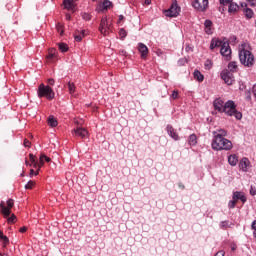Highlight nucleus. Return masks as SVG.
Instances as JSON below:
<instances>
[{
    "mask_svg": "<svg viewBox=\"0 0 256 256\" xmlns=\"http://www.w3.org/2000/svg\"><path fill=\"white\" fill-rule=\"evenodd\" d=\"M214 109L216 111H219V113H225L226 115H229L230 117H235V119H242L243 114L235 108V102L229 100L224 104L223 100L221 99H216L213 102Z\"/></svg>",
    "mask_w": 256,
    "mask_h": 256,
    "instance_id": "1",
    "label": "nucleus"
},
{
    "mask_svg": "<svg viewBox=\"0 0 256 256\" xmlns=\"http://www.w3.org/2000/svg\"><path fill=\"white\" fill-rule=\"evenodd\" d=\"M212 149L214 151H230V149H233V143L223 137H214L212 140Z\"/></svg>",
    "mask_w": 256,
    "mask_h": 256,
    "instance_id": "2",
    "label": "nucleus"
},
{
    "mask_svg": "<svg viewBox=\"0 0 256 256\" xmlns=\"http://www.w3.org/2000/svg\"><path fill=\"white\" fill-rule=\"evenodd\" d=\"M239 59L240 63L242 65H245V67H253V63H255V57L249 50H245V48H242L239 52Z\"/></svg>",
    "mask_w": 256,
    "mask_h": 256,
    "instance_id": "3",
    "label": "nucleus"
},
{
    "mask_svg": "<svg viewBox=\"0 0 256 256\" xmlns=\"http://www.w3.org/2000/svg\"><path fill=\"white\" fill-rule=\"evenodd\" d=\"M38 97H46V99H55V92L53 88L49 85L45 86V84H40L38 87Z\"/></svg>",
    "mask_w": 256,
    "mask_h": 256,
    "instance_id": "4",
    "label": "nucleus"
},
{
    "mask_svg": "<svg viewBox=\"0 0 256 256\" xmlns=\"http://www.w3.org/2000/svg\"><path fill=\"white\" fill-rule=\"evenodd\" d=\"M181 13V8L177 5V0H174L171 7L165 11L166 17H177Z\"/></svg>",
    "mask_w": 256,
    "mask_h": 256,
    "instance_id": "5",
    "label": "nucleus"
},
{
    "mask_svg": "<svg viewBox=\"0 0 256 256\" xmlns=\"http://www.w3.org/2000/svg\"><path fill=\"white\" fill-rule=\"evenodd\" d=\"M193 7L196 11H207V8L209 7V0H195Z\"/></svg>",
    "mask_w": 256,
    "mask_h": 256,
    "instance_id": "6",
    "label": "nucleus"
},
{
    "mask_svg": "<svg viewBox=\"0 0 256 256\" xmlns=\"http://www.w3.org/2000/svg\"><path fill=\"white\" fill-rule=\"evenodd\" d=\"M221 79L226 83V85H233V81H235L233 77V72L225 69L221 72Z\"/></svg>",
    "mask_w": 256,
    "mask_h": 256,
    "instance_id": "7",
    "label": "nucleus"
},
{
    "mask_svg": "<svg viewBox=\"0 0 256 256\" xmlns=\"http://www.w3.org/2000/svg\"><path fill=\"white\" fill-rule=\"evenodd\" d=\"M13 199H9L7 201V206H4L3 203L0 204V207L2 209V213L4 214V217H9L11 215V209H13Z\"/></svg>",
    "mask_w": 256,
    "mask_h": 256,
    "instance_id": "8",
    "label": "nucleus"
},
{
    "mask_svg": "<svg viewBox=\"0 0 256 256\" xmlns=\"http://www.w3.org/2000/svg\"><path fill=\"white\" fill-rule=\"evenodd\" d=\"M220 53L222 57H226V59H231V47L229 46V42H223Z\"/></svg>",
    "mask_w": 256,
    "mask_h": 256,
    "instance_id": "9",
    "label": "nucleus"
},
{
    "mask_svg": "<svg viewBox=\"0 0 256 256\" xmlns=\"http://www.w3.org/2000/svg\"><path fill=\"white\" fill-rule=\"evenodd\" d=\"M109 22L107 21V18H102L100 23L99 31L102 33V35L107 36L109 35Z\"/></svg>",
    "mask_w": 256,
    "mask_h": 256,
    "instance_id": "10",
    "label": "nucleus"
},
{
    "mask_svg": "<svg viewBox=\"0 0 256 256\" xmlns=\"http://www.w3.org/2000/svg\"><path fill=\"white\" fill-rule=\"evenodd\" d=\"M72 133H75L78 137H81L82 139H85L87 135H89V131L83 127H77L74 130H72Z\"/></svg>",
    "mask_w": 256,
    "mask_h": 256,
    "instance_id": "11",
    "label": "nucleus"
},
{
    "mask_svg": "<svg viewBox=\"0 0 256 256\" xmlns=\"http://www.w3.org/2000/svg\"><path fill=\"white\" fill-rule=\"evenodd\" d=\"M138 51L141 53V59H147V55H149V48L143 43L138 44Z\"/></svg>",
    "mask_w": 256,
    "mask_h": 256,
    "instance_id": "12",
    "label": "nucleus"
},
{
    "mask_svg": "<svg viewBox=\"0 0 256 256\" xmlns=\"http://www.w3.org/2000/svg\"><path fill=\"white\" fill-rule=\"evenodd\" d=\"M45 161H46V163H51V158H49L45 154H40L39 162L36 167H39V169H41V167H43V165H45Z\"/></svg>",
    "mask_w": 256,
    "mask_h": 256,
    "instance_id": "13",
    "label": "nucleus"
},
{
    "mask_svg": "<svg viewBox=\"0 0 256 256\" xmlns=\"http://www.w3.org/2000/svg\"><path fill=\"white\" fill-rule=\"evenodd\" d=\"M239 167L241 171L247 172V168L249 167V159L242 158V160L239 162Z\"/></svg>",
    "mask_w": 256,
    "mask_h": 256,
    "instance_id": "14",
    "label": "nucleus"
},
{
    "mask_svg": "<svg viewBox=\"0 0 256 256\" xmlns=\"http://www.w3.org/2000/svg\"><path fill=\"white\" fill-rule=\"evenodd\" d=\"M63 5L68 11L75 9V2H73V0H64Z\"/></svg>",
    "mask_w": 256,
    "mask_h": 256,
    "instance_id": "15",
    "label": "nucleus"
},
{
    "mask_svg": "<svg viewBox=\"0 0 256 256\" xmlns=\"http://www.w3.org/2000/svg\"><path fill=\"white\" fill-rule=\"evenodd\" d=\"M204 26L207 35H211V33H213V31L211 30V27H213V22L211 20H205Z\"/></svg>",
    "mask_w": 256,
    "mask_h": 256,
    "instance_id": "16",
    "label": "nucleus"
},
{
    "mask_svg": "<svg viewBox=\"0 0 256 256\" xmlns=\"http://www.w3.org/2000/svg\"><path fill=\"white\" fill-rule=\"evenodd\" d=\"M228 163L229 165H231L232 167H235V165H237V163H239V158H237V155L232 154L228 157Z\"/></svg>",
    "mask_w": 256,
    "mask_h": 256,
    "instance_id": "17",
    "label": "nucleus"
},
{
    "mask_svg": "<svg viewBox=\"0 0 256 256\" xmlns=\"http://www.w3.org/2000/svg\"><path fill=\"white\" fill-rule=\"evenodd\" d=\"M233 199L235 201H237V199H240V201H242V203H245V201H247V198L245 197V195H243V193L238 192V191L234 192Z\"/></svg>",
    "mask_w": 256,
    "mask_h": 256,
    "instance_id": "18",
    "label": "nucleus"
},
{
    "mask_svg": "<svg viewBox=\"0 0 256 256\" xmlns=\"http://www.w3.org/2000/svg\"><path fill=\"white\" fill-rule=\"evenodd\" d=\"M167 131L170 137H172V139H174L175 141L179 139V136L177 135V133H175V130L173 129V127L167 126Z\"/></svg>",
    "mask_w": 256,
    "mask_h": 256,
    "instance_id": "19",
    "label": "nucleus"
},
{
    "mask_svg": "<svg viewBox=\"0 0 256 256\" xmlns=\"http://www.w3.org/2000/svg\"><path fill=\"white\" fill-rule=\"evenodd\" d=\"M213 135H214V137H223V138H225V137H227V131L224 130V129H219L217 131H214Z\"/></svg>",
    "mask_w": 256,
    "mask_h": 256,
    "instance_id": "20",
    "label": "nucleus"
},
{
    "mask_svg": "<svg viewBox=\"0 0 256 256\" xmlns=\"http://www.w3.org/2000/svg\"><path fill=\"white\" fill-rule=\"evenodd\" d=\"M223 42L221 40L213 39L210 44V49H214L215 47H222Z\"/></svg>",
    "mask_w": 256,
    "mask_h": 256,
    "instance_id": "21",
    "label": "nucleus"
},
{
    "mask_svg": "<svg viewBox=\"0 0 256 256\" xmlns=\"http://www.w3.org/2000/svg\"><path fill=\"white\" fill-rule=\"evenodd\" d=\"M194 79H196V81H199L201 83L205 79V76L201 74V71L196 70L194 71Z\"/></svg>",
    "mask_w": 256,
    "mask_h": 256,
    "instance_id": "22",
    "label": "nucleus"
},
{
    "mask_svg": "<svg viewBox=\"0 0 256 256\" xmlns=\"http://www.w3.org/2000/svg\"><path fill=\"white\" fill-rule=\"evenodd\" d=\"M48 125L50 127H57L58 122H57V119H55V116H49L48 117Z\"/></svg>",
    "mask_w": 256,
    "mask_h": 256,
    "instance_id": "23",
    "label": "nucleus"
},
{
    "mask_svg": "<svg viewBox=\"0 0 256 256\" xmlns=\"http://www.w3.org/2000/svg\"><path fill=\"white\" fill-rule=\"evenodd\" d=\"M228 69L230 71V73H235V71H237V62H230L228 64Z\"/></svg>",
    "mask_w": 256,
    "mask_h": 256,
    "instance_id": "24",
    "label": "nucleus"
},
{
    "mask_svg": "<svg viewBox=\"0 0 256 256\" xmlns=\"http://www.w3.org/2000/svg\"><path fill=\"white\" fill-rule=\"evenodd\" d=\"M244 14L247 19H253V10H251L250 8H245Z\"/></svg>",
    "mask_w": 256,
    "mask_h": 256,
    "instance_id": "25",
    "label": "nucleus"
},
{
    "mask_svg": "<svg viewBox=\"0 0 256 256\" xmlns=\"http://www.w3.org/2000/svg\"><path fill=\"white\" fill-rule=\"evenodd\" d=\"M58 47L62 53H67V51H69V46L65 43L58 44Z\"/></svg>",
    "mask_w": 256,
    "mask_h": 256,
    "instance_id": "26",
    "label": "nucleus"
},
{
    "mask_svg": "<svg viewBox=\"0 0 256 256\" xmlns=\"http://www.w3.org/2000/svg\"><path fill=\"white\" fill-rule=\"evenodd\" d=\"M188 143L190 145H197V136L195 134L190 135Z\"/></svg>",
    "mask_w": 256,
    "mask_h": 256,
    "instance_id": "27",
    "label": "nucleus"
},
{
    "mask_svg": "<svg viewBox=\"0 0 256 256\" xmlns=\"http://www.w3.org/2000/svg\"><path fill=\"white\" fill-rule=\"evenodd\" d=\"M56 51L57 50L55 48L49 49V54L46 56V59H48V60L53 59V57H55Z\"/></svg>",
    "mask_w": 256,
    "mask_h": 256,
    "instance_id": "28",
    "label": "nucleus"
},
{
    "mask_svg": "<svg viewBox=\"0 0 256 256\" xmlns=\"http://www.w3.org/2000/svg\"><path fill=\"white\" fill-rule=\"evenodd\" d=\"M237 9H239V6L235 3H231L229 5L228 11H229V13H234V11H237Z\"/></svg>",
    "mask_w": 256,
    "mask_h": 256,
    "instance_id": "29",
    "label": "nucleus"
},
{
    "mask_svg": "<svg viewBox=\"0 0 256 256\" xmlns=\"http://www.w3.org/2000/svg\"><path fill=\"white\" fill-rule=\"evenodd\" d=\"M68 89H69L70 95H73V93H75V83L68 82Z\"/></svg>",
    "mask_w": 256,
    "mask_h": 256,
    "instance_id": "30",
    "label": "nucleus"
},
{
    "mask_svg": "<svg viewBox=\"0 0 256 256\" xmlns=\"http://www.w3.org/2000/svg\"><path fill=\"white\" fill-rule=\"evenodd\" d=\"M111 5H113V3H111V1H109V0H104L102 3L103 9H109V7H111Z\"/></svg>",
    "mask_w": 256,
    "mask_h": 256,
    "instance_id": "31",
    "label": "nucleus"
},
{
    "mask_svg": "<svg viewBox=\"0 0 256 256\" xmlns=\"http://www.w3.org/2000/svg\"><path fill=\"white\" fill-rule=\"evenodd\" d=\"M119 35H120L121 39H125L127 37V31H125V29L121 28L119 31Z\"/></svg>",
    "mask_w": 256,
    "mask_h": 256,
    "instance_id": "32",
    "label": "nucleus"
},
{
    "mask_svg": "<svg viewBox=\"0 0 256 256\" xmlns=\"http://www.w3.org/2000/svg\"><path fill=\"white\" fill-rule=\"evenodd\" d=\"M29 157H30V161L33 163L34 167H37V165H39V162H37L35 160V155L30 154Z\"/></svg>",
    "mask_w": 256,
    "mask_h": 256,
    "instance_id": "33",
    "label": "nucleus"
},
{
    "mask_svg": "<svg viewBox=\"0 0 256 256\" xmlns=\"http://www.w3.org/2000/svg\"><path fill=\"white\" fill-rule=\"evenodd\" d=\"M0 241L3 242V247H7V245H9V238L7 236H4Z\"/></svg>",
    "mask_w": 256,
    "mask_h": 256,
    "instance_id": "34",
    "label": "nucleus"
},
{
    "mask_svg": "<svg viewBox=\"0 0 256 256\" xmlns=\"http://www.w3.org/2000/svg\"><path fill=\"white\" fill-rule=\"evenodd\" d=\"M35 185V182L33 181H29L26 185H25V189H33V186Z\"/></svg>",
    "mask_w": 256,
    "mask_h": 256,
    "instance_id": "35",
    "label": "nucleus"
},
{
    "mask_svg": "<svg viewBox=\"0 0 256 256\" xmlns=\"http://www.w3.org/2000/svg\"><path fill=\"white\" fill-rule=\"evenodd\" d=\"M74 39L75 41H77L78 43L83 41V37L80 34H75L74 35Z\"/></svg>",
    "mask_w": 256,
    "mask_h": 256,
    "instance_id": "36",
    "label": "nucleus"
},
{
    "mask_svg": "<svg viewBox=\"0 0 256 256\" xmlns=\"http://www.w3.org/2000/svg\"><path fill=\"white\" fill-rule=\"evenodd\" d=\"M235 205H237V200L233 199L229 202L230 209H234Z\"/></svg>",
    "mask_w": 256,
    "mask_h": 256,
    "instance_id": "37",
    "label": "nucleus"
},
{
    "mask_svg": "<svg viewBox=\"0 0 256 256\" xmlns=\"http://www.w3.org/2000/svg\"><path fill=\"white\" fill-rule=\"evenodd\" d=\"M56 29H57L58 33H60V35H63L64 31H63V26H61V24H58L56 26Z\"/></svg>",
    "mask_w": 256,
    "mask_h": 256,
    "instance_id": "38",
    "label": "nucleus"
},
{
    "mask_svg": "<svg viewBox=\"0 0 256 256\" xmlns=\"http://www.w3.org/2000/svg\"><path fill=\"white\" fill-rule=\"evenodd\" d=\"M15 219H17V216H15V214H12L11 217L8 218V223H15Z\"/></svg>",
    "mask_w": 256,
    "mask_h": 256,
    "instance_id": "39",
    "label": "nucleus"
},
{
    "mask_svg": "<svg viewBox=\"0 0 256 256\" xmlns=\"http://www.w3.org/2000/svg\"><path fill=\"white\" fill-rule=\"evenodd\" d=\"M82 18L85 20V21H90L91 20V15H89L88 13H84L82 15Z\"/></svg>",
    "mask_w": 256,
    "mask_h": 256,
    "instance_id": "40",
    "label": "nucleus"
},
{
    "mask_svg": "<svg viewBox=\"0 0 256 256\" xmlns=\"http://www.w3.org/2000/svg\"><path fill=\"white\" fill-rule=\"evenodd\" d=\"M211 67H213V63H211L210 60H207L206 63H205V68L210 69Z\"/></svg>",
    "mask_w": 256,
    "mask_h": 256,
    "instance_id": "41",
    "label": "nucleus"
},
{
    "mask_svg": "<svg viewBox=\"0 0 256 256\" xmlns=\"http://www.w3.org/2000/svg\"><path fill=\"white\" fill-rule=\"evenodd\" d=\"M172 99H177V97H179V92L178 91H173L172 95H171Z\"/></svg>",
    "mask_w": 256,
    "mask_h": 256,
    "instance_id": "42",
    "label": "nucleus"
},
{
    "mask_svg": "<svg viewBox=\"0 0 256 256\" xmlns=\"http://www.w3.org/2000/svg\"><path fill=\"white\" fill-rule=\"evenodd\" d=\"M233 0H220L221 5H229Z\"/></svg>",
    "mask_w": 256,
    "mask_h": 256,
    "instance_id": "43",
    "label": "nucleus"
},
{
    "mask_svg": "<svg viewBox=\"0 0 256 256\" xmlns=\"http://www.w3.org/2000/svg\"><path fill=\"white\" fill-rule=\"evenodd\" d=\"M250 195H252L254 197V195H256V188L251 186L250 188Z\"/></svg>",
    "mask_w": 256,
    "mask_h": 256,
    "instance_id": "44",
    "label": "nucleus"
},
{
    "mask_svg": "<svg viewBox=\"0 0 256 256\" xmlns=\"http://www.w3.org/2000/svg\"><path fill=\"white\" fill-rule=\"evenodd\" d=\"M248 3H250L251 7H256V0H246Z\"/></svg>",
    "mask_w": 256,
    "mask_h": 256,
    "instance_id": "45",
    "label": "nucleus"
},
{
    "mask_svg": "<svg viewBox=\"0 0 256 256\" xmlns=\"http://www.w3.org/2000/svg\"><path fill=\"white\" fill-rule=\"evenodd\" d=\"M24 147H31V142H29V140L25 139L24 140Z\"/></svg>",
    "mask_w": 256,
    "mask_h": 256,
    "instance_id": "46",
    "label": "nucleus"
},
{
    "mask_svg": "<svg viewBox=\"0 0 256 256\" xmlns=\"http://www.w3.org/2000/svg\"><path fill=\"white\" fill-rule=\"evenodd\" d=\"M48 84L52 86L55 85V79L53 78L48 79Z\"/></svg>",
    "mask_w": 256,
    "mask_h": 256,
    "instance_id": "47",
    "label": "nucleus"
},
{
    "mask_svg": "<svg viewBox=\"0 0 256 256\" xmlns=\"http://www.w3.org/2000/svg\"><path fill=\"white\" fill-rule=\"evenodd\" d=\"M20 233H25L27 231V227L26 226H23L20 228Z\"/></svg>",
    "mask_w": 256,
    "mask_h": 256,
    "instance_id": "48",
    "label": "nucleus"
},
{
    "mask_svg": "<svg viewBox=\"0 0 256 256\" xmlns=\"http://www.w3.org/2000/svg\"><path fill=\"white\" fill-rule=\"evenodd\" d=\"M215 256H225V252L219 251L215 254Z\"/></svg>",
    "mask_w": 256,
    "mask_h": 256,
    "instance_id": "49",
    "label": "nucleus"
},
{
    "mask_svg": "<svg viewBox=\"0 0 256 256\" xmlns=\"http://www.w3.org/2000/svg\"><path fill=\"white\" fill-rule=\"evenodd\" d=\"M252 229H253L254 231H256V220H254V221L252 222Z\"/></svg>",
    "mask_w": 256,
    "mask_h": 256,
    "instance_id": "50",
    "label": "nucleus"
},
{
    "mask_svg": "<svg viewBox=\"0 0 256 256\" xmlns=\"http://www.w3.org/2000/svg\"><path fill=\"white\" fill-rule=\"evenodd\" d=\"M76 33H80L81 37H85V30H82L81 32L77 31Z\"/></svg>",
    "mask_w": 256,
    "mask_h": 256,
    "instance_id": "51",
    "label": "nucleus"
},
{
    "mask_svg": "<svg viewBox=\"0 0 256 256\" xmlns=\"http://www.w3.org/2000/svg\"><path fill=\"white\" fill-rule=\"evenodd\" d=\"M229 226V223L228 222H222L221 223V227H228Z\"/></svg>",
    "mask_w": 256,
    "mask_h": 256,
    "instance_id": "52",
    "label": "nucleus"
},
{
    "mask_svg": "<svg viewBox=\"0 0 256 256\" xmlns=\"http://www.w3.org/2000/svg\"><path fill=\"white\" fill-rule=\"evenodd\" d=\"M33 175H35V170L31 169L30 170V177H33Z\"/></svg>",
    "mask_w": 256,
    "mask_h": 256,
    "instance_id": "53",
    "label": "nucleus"
},
{
    "mask_svg": "<svg viewBox=\"0 0 256 256\" xmlns=\"http://www.w3.org/2000/svg\"><path fill=\"white\" fill-rule=\"evenodd\" d=\"M4 237H6V236L3 235V231H0V241H1V239H4Z\"/></svg>",
    "mask_w": 256,
    "mask_h": 256,
    "instance_id": "54",
    "label": "nucleus"
},
{
    "mask_svg": "<svg viewBox=\"0 0 256 256\" xmlns=\"http://www.w3.org/2000/svg\"><path fill=\"white\" fill-rule=\"evenodd\" d=\"M66 19H67V21H71V15L70 14H66Z\"/></svg>",
    "mask_w": 256,
    "mask_h": 256,
    "instance_id": "55",
    "label": "nucleus"
},
{
    "mask_svg": "<svg viewBox=\"0 0 256 256\" xmlns=\"http://www.w3.org/2000/svg\"><path fill=\"white\" fill-rule=\"evenodd\" d=\"M145 5H151V0H145Z\"/></svg>",
    "mask_w": 256,
    "mask_h": 256,
    "instance_id": "56",
    "label": "nucleus"
},
{
    "mask_svg": "<svg viewBox=\"0 0 256 256\" xmlns=\"http://www.w3.org/2000/svg\"><path fill=\"white\" fill-rule=\"evenodd\" d=\"M241 7H245V9H247V3H242Z\"/></svg>",
    "mask_w": 256,
    "mask_h": 256,
    "instance_id": "57",
    "label": "nucleus"
},
{
    "mask_svg": "<svg viewBox=\"0 0 256 256\" xmlns=\"http://www.w3.org/2000/svg\"><path fill=\"white\" fill-rule=\"evenodd\" d=\"M41 168L38 167V170H36V172L34 173V175H39V171Z\"/></svg>",
    "mask_w": 256,
    "mask_h": 256,
    "instance_id": "58",
    "label": "nucleus"
},
{
    "mask_svg": "<svg viewBox=\"0 0 256 256\" xmlns=\"http://www.w3.org/2000/svg\"><path fill=\"white\" fill-rule=\"evenodd\" d=\"M123 19H124L123 15H120L119 16V21H123Z\"/></svg>",
    "mask_w": 256,
    "mask_h": 256,
    "instance_id": "59",
    "label": "nucleus"
},
{
    "mask_svg": "<svg viewBox=\"0 0 256 256\" xmlns=\"http://www.w3.org/2000/svg\"><path fill=\"white\" fill-rule=\"evenodd\" d=\"M76 125H82L79 121H75Z\"/></svg>",
    "mask_w": 256,
    "mask_h": 256,
    "instance_id": "60",
    "label": "nucleus"
},
{
    "mask_svg": "<svg viewBox=\"0 0 256 256\" xmlns=\"http://www.w3.org/2000/svg\"><path fill=\"white\" fill-rule=\"evenodd\" d=\"M237 249L236 246H232V251H235Z\"/></svg>",
    "mask_w": 256,
    "mask_h": 256,
    "instance_id": "61",
    "label": "nucleus"
},
{
    "mask_svg": "<svg viewBox=\"0 0 256 256\" xmlns=\"http://www.w3.org/2000/svg\"><path fill=\"white\" fill-rule=\"evenodd\" d=\"M25 163H26V165H29V162H28V161H26Z\"/></svg>",
    "mask_w": 256,
    "mask_h": 256,
    "instance_id": "62",
    "label": "nucleus"
},
{
    "mask_svg": "<svg viewBox=\"0 0 256 256\" xmlns=\"http://www.w3.org/2000/svg\"><path fill=\"white\" fill-rule=\"evenodd\" d=\"M123 54H125V51H122Z\"/></svg>",
    "mask_w": 256,
    "mask_h": 256,
    "instance_id": "63",
    "label": "nucleus"
},
{
    "mask_svg": "<svg viewBox=\"0 0 256 256\" xmlns=\"http://www.w3.org/2000/svg\"><path fill=\"white\" fill-rule=\"evenodd\" d=\"M2 254L0 253V256H1Z\"/></svg>",
    "mask_w": 256,
    "mask_h": 256,
    "instance_id": "64",
    "label": "nucleus"
}]
</instances>
